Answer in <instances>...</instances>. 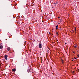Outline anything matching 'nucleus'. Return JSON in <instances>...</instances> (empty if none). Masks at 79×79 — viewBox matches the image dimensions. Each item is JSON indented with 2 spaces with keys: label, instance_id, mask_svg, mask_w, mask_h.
I'll list each match as a JSON object with an SVG mask.
<instances>
[{
  "label": "nucleus",
  "instance_id": "f257e3e1",
  "mask_svg": "<svg viewBox=\"0 0 79 79\" xmlns=\"http://www.w3.org/2000/svg\"><path fill=\"white\" fill-rule=\"evenodd\" d=\"M7 57H8V56L7 55H5L4 56L5 59L6 60H7Z\"/></svg>",
  "mask_w": 79,
  "mask_h": 79
},
{
  "label": "nucleus",
  "instance_id": "f03ea898",
  "mask_svg": "<svg viewBox=\"0 0 79 79\" xmlns=\"http://www.w3.org/2000/svg\"><path fill=\"white\" fill-rule=\"evenodd\" d=\"M39 47L40 48H42V44L41 43L40 44H39Z\"/></svg>",
  "mask_w": 79,
  "mask_h": 79
},
{
  "label": "nucleus",
  "instance_id": "7ed1b4c3",
  "mask_svg": "<svg viewBox=\"0 0 79 79\" xmlns=\"http://www.w3.org/2000/svg\"><path fill=\"white\" fill-rule=\"evenodd\" d=\"M77 44H75L74 45V48H77Z\"/></svg>",
  "mask_w": 79,
  "mask_h": 79
},
{
  "label": "nucleus",
  "instance_id": "20e7f679",
  "mask_svg": "<svg viewBox=\"0 0 79 79\" xmlns=\"http://www.w3.org/2000/svg\"><path fill=\"white\" fill-rule=\"evenodd\" d=\"M7 50H8V51L10 50V48L8 47L7 48Z\"/></svg>",
  "mask_w": 79,
  "mask_h": 79
},
{
  "label": "nucleus",
  "instance_id": "39448f33",
  "mask_svg": "<svg viewBox=\"0 0 79 79\" xmlns=\"http://www.w3.org/2000/svg\"><path fill=\"white\" fill-rule=\"evenodd\" d=\"M12 71H14V72H15L16 71V69H12Z\"/></svg>",
  "mask_w": 79,
  "mask_h": 79
},
{
  "label": "nucleus",
  "instance_id": "423d86ee",
  "mask_svg": "<svg viewBox=\"0 0 79 79\" xmlns=\"http://www.w3.org/2000/svg\"><path fill=\"white\" fill-rule=\"evenodd\" d=\"M27 72L28 73H29L30 72V69H28V70H27Z\"/></svg>",
  "mask_w": 79,
  "mask_h": 79
},
{
  "label": "nucleus",
  "instance_id": "0eeeda50",
  "mask_svg": "<svg viewBox=\"0 0 79 79\" xmlns=\"http://www.w3.org/2000/svg\"><path fill=\"white\" fill-rule=\"evenodd\" d=\"M61 62L62 63V64L64 63V62L63 61V60L62 59H61Z\"/></svg>",
  "mask_w": 79,
  "mask_h": 79
},
{
  "label": "nucleus",
  "instance_id": "6e6552de",
  "mask_svg": "<svg viewBox=\"0 0 79 79\" xmlns=\"http://www.w3.org/2000/svg\"><path fill=\"white\" fill-rule=\"evenodd\" d=\"M58 25H57V26H56V29H58Z\"/></svg>",
  "mask_w": 79,
  "mask_h": 79
},
{
  "label": "nucleus",
  "instance_id": "1a4fd4ad",
  "mask_svg": "<svg viewBox=\"0 0 79 79\" xmlns=\"http://www.w3.org/2000/svg\"><path fill=\"white\" fill-rule=\"evenodd\" d=\"M3 48V46L2 45L0 46V48Z\"/></svg>",
  "mask_w": 79,
  "mask_h": 79
},
{
  "label": "nucleus",
  "instance_id": "9d476101",
  "mask_svg": "<svg viewBox=\"0 0 79 79\" xmlns=\"http://www.w3.org/2000/svg\"><path fill=\"white\" fill-rule=\"evenodd\" d=\"M75 32H76V27H75Z\"/></svg>",
  "mask_w": 79,
  "mask_h": 79
},
{
  "label": "nucleus",
  "instance_id": "9b49d317",
  "mask_svg": "<svg viewBox=\"0 0 79 79\" xmlns=\"http://www.w3.org/2000/svg\"><path fill=\"white\" fill-rule=\"evenodd\" d=\"M56 34L57 35H58V32H56Z\"/></svg>",
  "mask_w": 79,
  "mask_h": 79
},
{
  "label": "nucleus",
  "instance_id": "f8f14e48",
  "mask_svg": "<svg viewBox=\"0 0 79 79\" xmlns=\"http://www.w3.org/2000/svg\"><path fill=\"white\" fill-rule=\"evenodd\" d=\"M77 56H78V57H79V54H77Z\"/></svg>",
  "mask_w": 79,
  "mask_h": 79
},
{
  "label": "nucleus",
  "instance_id": "ddd939ff",
  "mask_svg": "<svg viewBox=\"0 0 79 79\" xmlns=\"http://www.w3.org/2000/svg\"><path fill=\"white\" fill-rule=\"evenodd\" d=\"M1 64H2V63H0V66H1Z\"/></svg>",
  "mask_w": 79,
  "mask_h": 79
},
{
  "label": "nucleus",
  "instance_id": "4468645a",
  "mask_svg": "<svg viewBox=\"0 0 79 79\" xmlns=\"http://www.w3.org/2000/svg\"><path fill=\"white\" fill-rule=\"evenodd\" d=\"M57 4H58V3H56V5Z\"/></svg>",
  "mask_w": 79,
  "mask_h": 79
},
{
  "label": "nucleus",
  "instance_id": "2eb2a0df",
  "mask_svg": "<svg viewBox=\"0 0 79 79\" xmlns=\"http://www.w3.org/2000/svg\"><path fill=\"white\" fill-rule=\"evenodd\" d=\"M74 58L75 59V60H76V58H75V57H74Z\"/></svg>",
  "mask_w": 79,
  "mask_h": 79
},
{
  "label": "nucleus",
  "instance_id": "dca6fc26",
  "mask_svg": "<svg viewBox=\"0 0 79 79\" xmlns=\"http://www.w3.org/2000/svg\"><path fill=\"white\" fill-rule=\"evenodd\" d=\"M58 18H59V19L60 18V17H58Z\"/></svg>",
  "mask_w": 79,
  "mask_h": 79
},
{
  "label": "nucleus",
  "instance_id": "f3484780",
  "mask_svg": "<svg viewBox=\"0 0 79 79\" xmlns=\"http://www.w3.org/2000/svg\"><path fill=\"white\" fill-rule=\"evenodd\" d=\"M73 52V53H74V52Z\"/></svg>",
  "mask_w": 79,
  "mask_h": 79
},
{
  "label": "nucleus",
  "instance_id": "a211bd4d",
  "mask_svg": "<svg viewBox=\"0 0 79 79\" xmlns=\"http://www.w3.org/2000/svg\"><path fill=\"white\" fill-rule=\"evenodd\" d=\"M65 45H66V43H65Z\"/></svg>",
  "mask_w": 79,
  "mask_h": 79
},
{
  "label": "nucleus",
  "instance_id": "6ab92c4d",
  "mask_svg": "<svg viewBox=\"0 0 79 79\" xmlns=\"http://www.w3.org/2000/svg\"><path fill=\"white\" fill-rule=\"evenodd\" d=\"M60 23H61V21H60Z\"/></svg>",
  "mask_w": 79,
  "mask_h": 79
},
{
  "label": "nucleus",
  "instance_id": "aec40b11",
  "mask_svg": "<svg viewBox=\"0 0 79 79\" xmlns=\"http://www.w3.org/2000/svg\"><path fill=\"white\" fill-rule=\"evenodd\" d=\"M78 51V50H77V52Z\"/></svg>",
  "mask_w": 79,
  "mask_h": 79
},
{
  "label": "nucleus",
  "instance_id": "412c9836",
  "mask_svg": "<svg viewBox=\"0 0 79 79\" xmlns=\"http://www.w3.org/2000/svg\"><path fill=\"white\" fill-rule=\"evenodd\" d=\"M72 61H73V60H72Z\"/></svg>",
  "mask_w": 79,
  "mask_h": 79
}]
</instances>
